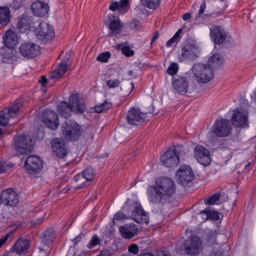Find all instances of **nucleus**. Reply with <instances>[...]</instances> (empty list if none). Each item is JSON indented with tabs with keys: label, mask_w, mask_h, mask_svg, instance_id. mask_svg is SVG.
Listing matches in <instances>:
<instances>
[{
	"label": "nucleus",
	"mask_w": 256,
	"mask_h": 256,
	"mask_svg": "<svg viewBox=\"0 0 256 256\" xmlns=\"http://www.w3.org/2000/svg\"><path fill=\"white\" fill-rule=\"evenodd\" d=\"M86 130L88 133L90 134V135L86 136H85V134H84V136L86 138H88L89 137L92 138V130L90 129V128H87Z\"/></svg>",
	"instance_id": "obj_63"
},
{
	"label": "nucleus",
	"mask_w": 256,
	"mask_h": 256,
	"mask_svg": "<svg viewBox=\"0 0 256 256\" xmlns=\"http://www.w3.org/2000/svg\"><path fill=\"white\" fill-rule=\"evenodd\" d=\"M172 150L174 152L176 156H177L178 160H180V158L184 157L186 154L185 148L182 145H176Z\"/></svg>",
	"instance_id": "obj_39"
},
{
	"label": "nucleus",
	"mask_w": 256,
	"mask_h": 256,
	"mask_svg": "<svg viewBox=\"0 0 256 256\" xmlns=\"http://www.w3.org/2000/svg\"><path fill=\"white\" fill-rule=\"evenodd\" d=\"M159 36V33L158 32H156L154 33V35L153 36L152 40H151V44H152V43L158 38Z\"/></svg>",
	"instance_id": "obj_60"
},
{
	"label": "nucleus",
	"mask_w": 256,
	"mask_h": 256,
	"mask_svg": "<svg viewBox=\"0 0 256 256\" xmlns=\"http://www.w3.org/2000/svg\"><path fill=\"white\" fill-rule=\"evenodd\" d=\"M176 176L179 182L184 186L193 180L194 174L191 168L188 165H185L178 168L176 172Z\"/></svg>",
	"instance_id": "obj_15"
},
{
	"label": "nucleus",
	"mask_w": 256,
	"mask_h": 256,
	"mask_svg": "<svg viewBox=\"0 0 256 256\" xmlns=\"http://www.w3.org/2000/svg\"><path fill=\"white\" fill-rule=\"evenodd\" d=\"M100 256H110V252L108 250H102L99 254Z\"/></svg>",
	"instance_id": "obj_54"
},
{
	"label": "nucleus",
	"mask_w": 256,
	"mask_h": 256,
	"mask_svg": "<svg viewBox=\"0 0 256 256\" xmlns=\"http://www.w3.org/2000/svg\"><path fill=\"white\" fill-rule=\"evenodd\" d=\"M128 251L133 254H137L139 252V248L136 244H130L128 247Z\"/></svg>",
	"instance_id": "obj_47"
},
{
	"label": "nucleus",
	"mask_w": 256,
	"mask_h": 256,
	"mask_svg": "<svg viewBox=\"0 0 256 256\" xmlns=\"http://www.w3.org/2000/svg\"><path fill=\"white\" fill-rule=\"evenodd\" d=\"M178 70V66L176 63H172L167 69V73L171 76L176 74Z\"/></svg>",
	"instance_id": "obj_44"
},
{
	"label": "nucleus",
	"mask_w": 256,
	"mask_h": 256,
	"mask_svg": "<svg viewBox=\"0 0 256 256\" xmlns=\"http://www.w3.org/2000/svg\"><path fill=\"white\" fill-rule=\"evenodd\" d=\"M248 112L246 110L237 108L234 111L232 122L236 127L246 128L248 126Z\"/></svg>",
	"instance_id": "obj_14"
},
{
	"label": "nucleus",
	"mask_w": 256,
	"mask_h": 256,
	"mask_svg": "<svg viewBox=\"0 0 256 256\" xmlns=\"http://www.w3.org/2000/svg\"><path fill=\"white\" fill-rule=\"evenodd\" d=\"M146 192L150 202L162 206L175 194L176 186L170 178L160 177L156 180L154 184L148 186Z\"/></svg>",
	"instance_id": "obj_1"
},
{
	"label": "nucleus",
	"mask_w": 256,
	"mask_h": 256,
	"mask_svg": "<svg viewBox=\"0 0 256 256\" xmlns=\"http://www.w3.org/2000/svg\"><path fill=\"white\" fill-rule=\"evenodd\" d=\"M62 135L66 141L76 142L83 134V130L80 124L74 120H66L62 126Z\"/></svg>",
	"instance_id": "obj_4"
},
{
	"label": "nucleus",
	"mask_w": 256,
	"mask_h": 256,
	"mask_svg": "<svg viewBox=\"0 0 256 256\" xmlns=\"http://www.w3.org/2000/svg\"><path fill=\"white\" fill-rule=\"evenodd\" d=\"M223 63V58L218 54H214L211 56L207 63V66L212 70L220 67Z\"/></svg>",
	"instance_id": "obj_31"
},
{
	"label": "nucleus",
	"mask_w": 256,
	"mask_h": 256,
	"mask_svg": "<svg viewBox=\"0 0 256 256\" xmlns=\"http://www.w3.org/2000/svg\"><path fill=\"white\" fill-rule=\"evenodd\" d=\"M100 240L96 234L92 236L90 242L88 244L87 247L89 248H92L100 244Z\"/></svg>",
	"instance_id": "obj_43"
},
{
	"label": "nucleus",
	"mask_w": 256,
	"mask_h": 256,
	"mask_svg": "<svg viewBox=\"0 0 256 256\" xmlns=\"http://www.w3.org/2000/svg\"><path fill=\"white\" fill-rule=\"evenodd\" d=\"M194 156L201 164L206 166L210 164L211 160L209 150L202 146H196L194 148Z\"/></svg>",
	"instance_id": "obj_16"
},
{
	"label": "nucleus",
	"mask_w": 256,
	"mask_h": 256,
	"mask_svg": "<svg viewBox=\"0 0 256 256\" xmlns=\"http://www.w3.org/2000/svg\"><path fill=\"white\" fill-rule=\"evenodd\" d=\"M131 217L137 223L146 224L148 223V217L140 204H136L132 210Z\"/></svg>",
	"instance_id": "obj_21"
},
{
	"label": "nucleus",
	"mask_w": 256,
	"mask_h": 256,
	"mask_svg": "<svg viewBox=\"0 0 256 256\" xmlns=\"http://www.w3.org/2000/svg\"><path fill=\"white\" fill-rule=\"evenodd\" d=\"M52 151L58 156L64 158L68 154L66 144L63 140L60 138H55L51 142Z\"/></svg>",
	"instance_id": "obj_22"
},
{
	"label": "nucleus",
	"mask_w": 256,
	"mask_h": 256,
	"mask_svg": "<svg viewBox=\"0 0 256 256\" xmlns=\"http://www.w3.org/2000/svg\"><path fill=\"white\" fill-rule=\"evenodd\" d=\"M106 24L111 31L109 33V36H116L120 34L123 28L119 20L112 19L110 18L108 19Z\"/></svg>",
	"instance_id": "obj_27"
},
{
	"label": "nucleus",
	"mask_w": 256,
	"mask_h": 256,
	"mask_svg": "<svg viewBox=\"0 0 256 256\" xmlns=\"http://www.w3.org/2000/svg\"><path fill=\"white\" fill-rule=\"evenodd\" d=\"M47 82V78L46 76H43L41 77V79L39 80V82L41 84L42 86L45 85Z\"/></svg>",
	"instance_id": "obj_57"
},
{
	"label": "nucleus",
	"mask_w": 256,
	"mask_h": 256,
	"mask_svg": "<svg viewBox=\"0 0 256 256\" xmlns=\"http://www.w3.org/2000/svg\"><path fill=\"white\" fill-rule=\"evenodd\" d=\"M34 22L32 17L26 14H23L18 18L17 22V28L21 32H24L26 30H30L33 28Z\"/></svg>",
	"instance_id": "obj_25"
},
{
	"label": "nucleus",
	"mask_w": 256,
	"mask_h": 256,
	"mask_svg": "<svg viewBox=\"0 0 256 256\" xmlns=\"http://www.w3.org/2000/svg\"><path fill=\"white\" fill-rule=\"evenodd\" d=\"M82 175L80 174H77L74 177V180L78 182H81L74 187L76 190L82 189L87 186V182H91L94 178V170L92 167H88L82 172Z\"/></svg>",
	"instance_id": "obj_12"
},
{
	"label": "nucleus",
	"mask_w": 256,
	"mask_h": 256,
	"mask_svg": "<svg viewBox=\"0 0 256 256\" xmlns=\"http://www.w3.org/2000/svg\"><path fill=\"white\" fill-rule=\"evenodd\" d=\"M232 130V126L229 120L221 118L216 120L214 125L213 132L220 138L228 136Z\"/></svg>",
	"instance_id": "obj_8"
},
{
	"label": "nucleus",
	"mask_w": 256,
	"mask_h": 256,
	"mask_svg": "<svg viewBox=\"0 0 256 256\" xmlns=\"http://www.w3.org/2000/svg\"><path fill=\"white\" fill-rule=\"evenodd\" d=\"M206 8V3L205 1H203L202 3L200 6V10L198 12L197 18H200V15L204 14Z\"/></svg>",
	"instance_id": "obj_52"
},
{
	"label": "nucleus",
	"mask_w": 256,
	"mask_h": 256,
	"mask_svg": "<svg viewBox=\"0 0 256 256\" xmlns=\"http://www.w3.org/2000/svg\"><path fill=\"white\" fill-rule=\"evenodd\" d=\"M29 247V242L25 239L24 240L20 238L14 244L12 247V251L16 252L18 254H20L28 251Z\"/></svg>",
	"instance_id": "obj_30"
},
{
	"label": "nucleus",
	"mask_w": 256,
	"mask_h": 256,
	"mask_svg": "<svg viewBox=\"0 0 256 256\" xmlns=\"http://www.w3.org/2000/svg\"><path fill=\"white\" fill-rule=\"evenodd\" d=\"M119 231L122 236L126 238H131L136 234L135 232H133L130 228L124 226L120 227Z\"/></svg>",
	"instance_id": "obj_38"
},
{
	"label": "nucleus",
	"mask_w": 256,
	"mask_h": 256,
	"mask_svg": "<svg viewBox=\"0 0 256 256\" xmlns=\"http://www.w3.org/2000/svg\"><path fill=\"white\" fill-rule=\"evenodd\" d=\"M210 256H224L222 252H216L214 254H212Z\"/></svg>",
	"instance_id": "obj_64"
},
{
	"label": "nucleus",
	"mask_w": 256,
	"mask_h": 256,
	"mask_svg": "<svg viewBox=\"0 0 256 256\" xmlns=\"http://www.w3.org/2000/svg\"><path fill=\"white\" fill-rule=\"evenodd\" d=\"M126 218V216L122 212H118L114 214L113 218V222L114 223L116 220H122Z\"/></svg>",
	"instance_id": "obj_48"
},
{
	"label": "nucleus",
	"mask_w": 256,
	"mask_h": 256,
	"mask_svg": "<svg viewBox=\"0 0 256 256\" xmlns=\"http://www.w3.org/2000/svg\"><path fill=\"white\" fill-rule=\"evenodd\" d=\"M106 84L108 88H112L118 87L120 84V81L118 78L110 79L106 81Z\"/></svg>",
	"instance_id": "obj_45"
},
{
	"label": "nucleus",
	"mask_w": 256,
	"mask_h": 256,
	"mask_svg": "<svg viewBox=\"0 0 256 256\" xmlns=\"http://www.w3.org/2000/svg\"><path fill=\"white\" fill-rule=\"evenodd\" d=\"M190 18H191V14H190L188 13V12L184 14L182 16V19L184 20H188L190 19Z\"/></svg>",
	"instance_id": "obj_58"
},
{
	"label": "nucleus",
	"mask_w": 256,
	"mask_h": 256,
	"mask_svg": "<svg viewBox=\"0 0 256 256\" xmlns=\"http://www.w3.org/2000/svg\"><path fill=\"white\" fill-rule=\"evenodd\" d=\"M210 36L216 44H222L226 38L224 30L221 26L213 25L210 28Z\"/></svg>",
	"instance_id": "obj_18"
},
{
	"label": "nucleus",
	"mask_w": 256,
	"mask_h": 256,
	"mask_svg": "<svg viewBox=\"0 0 256 256\" xmlns=\"http://www.w3.org/2000/svg\"><path fill=\"white\" fill-rule=\"evenodd\" d=\"M198 54L197 48L192 45H186L182 49V54L179 58L180 62H182L186 60H194Z\"/></svg>",
	"instance_id": "obj_20"
},
{
	"label": "nucleus",
	"mask_w": 256,
	"mask_h": 256,
	"mask_svg": "<svg viewBox=\"0 0 256 256\" xmlns=\"http://www.w3.org/2000/svg\"><path fill=\"white\" fill-rule=\"evenodd\" d=\"M172 84L178 93L185 94L188 92V82L186 78L177 76L172 78Z\"/></svg>",
	"instance_id": "obj_19"
},
{
	"label": "nucleus",
	"mask_w": 256,
	"mask_h": 256,
	"mask_svg": "<svg viewBox=\"0 0 256 256\" xmlns=\"http://www.w3.org/2000/svg\"><path fill=\"white\" fill-rule=\"evenodd\" d=\"M13 232L14 231H12L5 235L2 238L0 239V246H2L3 244L6 243L10 236L12 234Z\"/></svg>",
	"instance_id": "obj_50"
},
{
	"label": "nucleus",
	"mask_w": 256,
	"mask_h": 256,
	"mask_svg": "<svg viewBox=\"0 0 256 256\" xmlns=\"http://www.w3.org/2000/svg\"><path fill=\"white\" fill-rule=\"evenodd\" d=\"M216 232H211L209 233L208 235V241L212 242H214L216 238Z\"/></svg>",
	"instance_id": "obj_53"
},
{
	"label": "nucleus",
	"mask_w": 256,
	"mask_h": 256,
	"mask_svg": "<svg viewBox=\"0 0 256 256\" xmlns=\"http://www.w3.org/2000/svg\"><path fill=\"white\" fill-rule=\"evenodd\" d=\"M2 202L6 205L14 206L18 202L17 194L12 189L8 188L2 192Z\"/></svg>",
	"instance_id": "obj_23"
},
{
	"label": "nucleus",
	"mask_w": 256,
	"mask_h": 256,
	"mask_svg": "<svg viewBox=\"0 0 256 256\" xmlns=\"http://www.w3.org/2000/svg\"><path fill=\"white\" fill-rule=\"evenodd\" d=\"M85 110L84 104L82 100H78L76 95H72L69 98V103L61 102L58 106L60 114L64 118H68L74 112L76 114H82Z\"/></svg>",
	"instance_id": "obj_2"
},
{
	"label": "nucleus",
	"mask_w": 256,
	"mask_h": 256,
	"mask_svg": "<svg viewBox=\"0 0 256 256\" xmlns=\"http://www.w3.org/2000/svg\"><path fill=\"white\" fill-rule=\"evenodd\" d=\"M56 236L54 230L53 228H48L41 234L40 240L44 244L48 245L52 242Z\"/></svg>",
	"instance_id": "obj_29"
},
{
	"label": "nucleus",
	"mask_w": 256,
	"mask_h": 256,
	"mask_svg": "<svg viewBox=\"0 0 256 256\" xmlns=\"http://www.w3.org/2000/svg\"><path fill=\"white\" fill-rule=\"evenodd\" d=\"M220 197V194L216 193L212 196L204 200V202L209 205L214 204L215 202L218 200Z\"/></svg>",
	"instance_id": "obj_40"
},
{
	"label": "nucleus",
	"mask_w": 256,
	"mask_h": 256,
	"mask_svg": "<svg viewBox=\"0 0 256 256\" xmlns=\"http://www.w3.org/2000/svg\"><path fill=\"white\" fill-rule=\"evenodd\" d=\"M110 56L111 54L110 52H106L100 54L97 56L96 60L102 62H106L108 59L110 58Z\"/></svg>",
	"instance_id": "obj_42"
},
{
	"label": "nucleus",
	"mask_w": 256,
	"mask_h": 256,
	"mask_svg": "<svg viewBox=\"0 0 256 256\" xmlns=\"http://www.w3.org/2000/svg\"><path fill=\"white\" fill-rule=\"evenodd\" d=\"M162 164L166 167L170 168L176 166L179 162L177 156L172 149L167 150L160 158Z\"/></svg>",
	"instance_id": "obj_24"
},
{
	"label": "nucleus",
	"mask_w": 256,
	"mask_h": 256,
	"mask_svg": "<svg viewBox=\"0 0 256 256\" xmlns=\"http://www.w3.org/2000/svg\"><path fill=\"white\" fill-rule=\"evenodd\" d=\"M141 6H136V10H141L140 8L146 7L150 9L156 10L160 5V0H140Z\"/></svg>",
	"instance_id": "obj_33"
},
{
	"label": "nucleus",
	"mask_w": 256,
	"mask_h": 256,
	"mask_svg": "<svg viewBox=\"0 0 256 256\" xmlns=\"http://www.w3.org/2000/svg\"><path fill=\"white\" fill-rule=\"evenodd\" d=\"M10 10L7 7H0V24L6 26L10 22Z\"/></svg>",
	"instance_id": "obj_34"
},
{
	"label": "nucleus",
	"mask_w": 256,
	"mask_h": 256,
	"mask_svg": "<svg viewBox=\"0 0 256 256\" xmlns=\"http://www.w3.org/2000/svg\"><path fill=\"white\" fill-rule=\"evenodd\" d=\"M34 32L37 38L44 43L52 40L54 36L52 27L44 22L40 23L38 26L36 28Z\"/></svg>",
	"instance_id": "obj_7"
},
{
	"label": "nucleus",
	"mask_w": 256,
	"mask_h": 256,
	"mask_svg": "<svg viewBox=\"0 0 256 256\" xmlns=\"http://www.w3.org/2000/svg\"><path fill=\"white\" fill-rule=\"evenodd\" d=\"M6 172V170L4 164L0 162V174H2Z\"/></svg>",
	"instance_id": "obj_62"
},
{
	"label": "nucleus",
	"mask_w": 256,
	"mask_h": 256,
	"mask_svg": "<svg viewBox=\"0 0 256 256\" xmlns=\"http://www.w3.org/2000/svg\"><path fill=\"white\" fill-rule=\"evenodd\" d=\"M34 142L29 135L18 134L12 140V146L20 154H28L33 150Z\"/></svg>",
	"instance_id": "obj_3"
},
{
	"label": "nucleus",
	"mask_w": 256,
	"mask_h": 256,
	"mask_svg": "<svg viewBox=\"0 0 256 256\" xmlns=\"http://www.w3.org/2000/svg\"><path fill=\"white\" fill-rule=\"evenodd\" d=\"M4 44L8 48H14L18 43L16 34L12 30H7L2 36Z\"/></svg>",
	"instance_id": "obj_28"
},
{
	"label": "nucleus",
	"mask_w": 256,
	"mask_h": 256,
	"mask_svg": "<svg viewBox=\"0 0 256 256\" xmlns=\"http://www.w3.org/2000/svg\"><path fill=\"white\" fill-rule=\"evenodd\" d=\"M24 166L29 174H34L40 171L43 168V162L38 156L31 155L25 160Z\"/></svg>",
	"instance_id": "obj_10"
},
{
	"label": "nucleus",
	"mask_w": 256,
	"mask_h": 256,
	"mask_svg": "<svg viewBox=\"0 0 256 256\" xmlns=\"http://www.w3.org/2000/svg\"><path fill=\"white\" fill-rule=\"evenodd\" d=\"M23 98L16 100L11 107L6 108L0 112V125L6 126L9 122L10 118L16 117L20 108L24 105Z\"/></svg>",
	"instance_id": "obj_5"
},
{
	"label": "nucleus",
	"mask_w": 256,
	"mask_h": 256,
	"mask_svg": "<svg viewBox=\"0 0 256 256\" xmlns=\"http://www.w3.org/2000/svg\"><path fill=\"white\" fill-rule=\"evenodd\" d=\"M32 10L34 15L44 17L48 14L49 6L47 3L37 0L32 4Z\"/></svg>",
	"instance_id": "obj_26"
},
{
	"label": "nucleus",
	"mask_w": 256,
	"mask_h": 256,
	"mask_svg": "<svg viewBox=\"0 0 256 256\" xmlns=\"http://www.w3.org/2000/svg\"><path fill=\"white\" fill-rule=\"evenodd\" d=\"M192 72L198 82L206 84L214 77L212 70L206 65L202 64H194L192 67Z\"/></svg>",
	"instance_id": "obj_6"
},
{
	"label": "nucleus",
	"mask_w": 256,
	"mask_h": 256,
	"mask_svg": "<svg viewBox=\"0 0 256 256\" xmlns=\"http://www.w3.org/2000/svg\"><path fill=\"white\" fill-rule=\"evenodd\" d=\"M42 120L46 127L53 130H56L59 126L57 114L50 110L44 112Z\"/></svg>",
	"instance_id": "obj_17"
},
{
	"label": "nucleus",
	"mask_w": 256,
	"mask_h": 256,
	"mask_svg": "<svg viewBox=\"0 0 256 256\" xmlns=\"http://www.w3.org/2000/svg\"><path fill=\"white\" fill-rule=\"evenodd\" d=\"M116 48L120 50L122 54L126 57H132L134 54V50L131 49L128 42L118 44L116 46Z\"/></svg>",
	"instance_id": "obj_32"
},
{
	"label": "nucleus",
	"mask_w": 256,
	"mask_h": 256,
	"mask_svg": "<svg viewBox=\"0 0 256 256\" xmlns=\"http://www.w3.org/2000/svg\"><path fill=\"white\" fill-rule=\"evenodd\" d=\"M146 116L140 109L132 108L128 112L126 120L128 124L138 126L144 122Z\"/></svg>",
	"instance_id": "obj_11"
},
{
	"label": "nucleus",
	"mask_w": 256,
	"mask_h": 256,
	"mask_svg": "<svg viewBox=\"0 0 256 256\" xmlns=\"http://www.w3.org/2000/svg\"><path fill=\"white\" fill-rule=\"evenodd\" d=\"M81 239H82L81 234H79L78 236H77L74 239V240H73L74 244V246H76L78 243V242L81 240Z\"/></svg>",
	"instance_id": "obj_56"
},
{
	"label": "nucleus",
	"mask_w": 256,
	"mask_h": 256,
	"mask_svg": "<svg viewBox=\"0 0 256 256\" xmlns=\"http://www.w3.org/2000/svg\"><path fill=\"white\" fill-rule=\"evenodd\" d=\"M202 242L198 236H192L184 243L185 252L190 256H196L202 250Z\"/></svg>",
	"instance_id": "obj_9"
},
{
	"label": "nucleus",
	"mask_w": 256,
	"mask_h": 256,
	"mask_svg": "<svg viewBox=\"0 0 256 256\" xmlns=\"http://www.w3.org/2000/svg\"><path fill=\"white\" fill-rule=\"evenodd\" d=\"M40 256H48L46 252L42 248H38Z\"/></svg>",
	"instance_id": "obj_59"
},
{
	"label": "nucleus",
	"mask_w": 256,
	"mask_h": 256,
	"mask_svg": "<svg viewBox=\"0 0 256 256\" xmlns=\"http://www.w3.org/2000/svg\"><path fill=\"white\" fill-rule=\"evenodd\" d=\"M130 4L128 0H120L119 3V12H126L129 9Z\"/></svg>",
	"instance_id": "obj_41"
},
{
	"label": "nucleus",
	"mask_w": 256,
	"mask_h": 256,
	"mask_svg": "<svg viewBox=\"0 0 256 256\" xmlns=\"http://www.w3.org/2000/svg\"><path fill=\"white\" fill-rule=\"evenodd\" d=\"M200 214H205L207 218L212 219L214 220H218L220 218V214L216 211L212 210L210 208H208L205 210H202Z\"/></svg>",
	"instance_id": "obj_36"
},
{
	"label": "nucleus",
	"mask_w": 256,
	"mask_h": 256,
	"mask_svg": "<svg viewBox=\"0 0 256 256\" xmlns=\"http://www.w3.org/2000/svg\"><path fill=\"white\" fill-rule=\"evenodd\" d=\"M130 26L132 29H137L140 26V22L137 20H132L130 22Z\"/></svg>",
	"instance_id": "obj_51"
},
{
	"label": "nucleus",
	"mask_w": 256,
	"mask_h": 256,
	"mask_svg": "<svg viewBox=\"0 0 256 256\" xmlns=\"http://www.w3.org/2000/svg\"><path fill=\"white\" fill-rule=\"evenodd\" d=\"M68 66L59 64L56 68L50 74L53 78H58L62 77L68 70Z\"/></svg>",
	"instance_id": "obj_35"
},
{
	"label": "nucleus",
	"mask_w": 256,
	"mask_h": 256,
	"mask_svg": "<svg viewBox=\"0 0 256 256\" xmlns=\"http://www.w3.org/2000/svg\"><path fill=\"white\" fill-rule=\"evenodd\" d=\"M70 54L68 52H66L62 62L60 63L64 66H67L68 67V65L70 64L72 62L70 61Z\"/></svg>",
	"instance_id": "obj_46"
},
{
	"label": "nucleus",
	"mask_w": 256,
	"mask_h": 256,
	"mask_svg": "<svg viewBox=\"0 0 256 256\" xmlns=\"http://www.w3.org/2000/svg\"><path fill=\"white\" fill-rule=\"evenodd\" d=\"M112 107L110 102L105 100L103 103L94 106V110L98 113L107 112Z\"/></svg>",
	"instance_id": "obj_37"
},
{
	"label": "nucleus",
	"mask_w": 256,
	"mask_h": 256,
	"mask_svg": "<svg viewBox=\"0 0 256 256\" xmlns=\"http://www.w3.org/2000/svg\"><path fill=\"white\" fill-rule=\"evenodd\" d=\"M19 51L23 56L28 58H35L40 54L39 46L29 42L22 44L19 48Z\"/></svg>",
	"instance_id": "obj_13"
},
{
	"label": "nucleus",
	"mask_w": 256,
	"mask_h": 256,
	"mask_svg": "<svg viewBox=\"0 0 256 256\" xmlns=\"http://www.w3.org/2000/svg\"><path fill=\"white\" fill-rule=\"evenodd\" d=\"M182 29H179L176 33L174 34V35L173 36L174 38H175L176 40H178L180 38V34L182 32Z\"/></svg>",
	"instance_id": "obj_61"
},
{
	"label": "nucleus",
	"mask_w": 256,
	"mask_h": 256,
	"mask_svg": "<svg viewBox=\"0 0 256 256\" xmlns=\"http://www.w3.org/2000/svg\"><path fill=\"white\" fill-rule=\"evenodd\" d=\"M109 10L112 12H114L116 10L119 12V3L116 1L112 2L109 6Z\"/></svg>",
	"instance_id": "obj_49"
},
{
	"label": "nucleus",
	"mask_w": 256,
	"mask_h": 256,
	"mask_svg": "<svg viewBox=\"0 0 256 256\" xmlns=\"http://www.w3.org/2000/svg\"><path fill=\"white\" fill-rule=\"evenodd\" d=\"M177 40L174 38V36H172L170 39L167 42H166V46H170L174 42H176Z\"/></svg>",
	"instance_id": "obj_55"
}]
</instances>
